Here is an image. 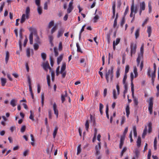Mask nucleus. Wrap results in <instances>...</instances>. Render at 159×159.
<instances>
[{"label": "nucleus", "mask_w": 159, "mask_h": 159, "mask_svg": "<svg viewBox=\"0 0 159 159\" xmlns=\"http://www.w3.org/2000/svg\"><path fill=\"white\" fill-rule=\"evenodd\" d=\"M37 11L39 15H41L42 13V9L40 6H38Z\"/></svg>", "instance_id": "nucleus-45"}, {"label": "nucleus", "mask_w": 159, "mask_h": 159, "mask_svg": "<svg viewBox=\"0 0 159 159\" xmlns=\"http://www.w3.org/2000/svg\"><path fill=\"white\" fill-rule=\"evenodd\" d=\"M134 72L135 75V77L136 78L137 77L138 75L137 72V69L136 66L134 67Z\"/></svg>", "instance_id": "nucleus-35"}, {"label": "nucleus", "mask_w": 159, "mask_h": 159, "mask_svg": "<svg viewBox=\"0 0 159 159\" xmlns=\"http://www.w3.org/2000/svg\"><path fill=\"white\" fill-rule=\"evenodd\" d=\"M73 0H72V1L69 3L68 7L67 10L68 13H70L74 8V7L73 6Z\"/></svg>", "instance_id": "nucleus-6"}, {"label": "nucleus", "mask_w": 159, "mask_h": 159, "mask_svg": "<svg viewBox=\"0 0 159 159\" xmlns=\"http://www.w3.org/2000/svg\"><path fill=\"white\" fill-rule=\"evenodd\" d=\"M26 15H25V14H22V16H21V20L20 21V22L21 24H22L24 22L25 20V19H27L26 18Z\"/></svg>", "instance_id": "nucleus-19"}, {"label": "nucleus", "mask_w": 159, "mask_h": 159, "mask_svg": "<svg viewBox=\"0 0 159 159\" xmlns=\"http://www.w3.org/2000/svg\"><path fill=\"white\" fill-rule=\"evenodd\" d=\"M35 38L34 39V41L35 43H38L39 44H41V41L39 37L38 34H36L35 36Z\"/></svg>", "instance_id": "nucleus-17"}, {"label": "nucleus", "mask_w": 159, "mask_h": 159, "mask_svg": "<svg viewBox=\"0 0 159 159\" xmlns=\"http://www.w3.org/2000/svg\"><path fill=\"white\" fill-rule=\"evenodd\" d=\"M30 11V7H27L26 8V11H25V13H26L25 15H26V17L27 19H28L29 18Z\"/></svg>", "instance_id": "nucleus-14"}, {"label": "nucleus", "mask_w": 159, "mask_h": 159, "mask_svg": "<svg viewBox=\"0 0 159 159\" xmlns=\"http://www.w3.org/2000/svg\"><path fill=\"white\" fill-rule=\"evenodd\" d=\"M85 126L86 130L88 131L89 127V121L88 120H86V121Z\"/></svg>", "instance_id": "nucleus-47"}, {"label": "nucleus", "mask_w": 159, "mask_h": 159, "mask_svg": "<svg viewBox=\"0 0 159 159\" xmlns=\"http://www.w3.org/2000/svg\"><path fill=\"white\" fill-rule=\"evenodd\" d=\"M35 4L37 6H40V0H35Z\"/></svg>", "instance_id": "nucleus-54"}, {"label": "nucleus", "mask_w": 159, "mask_h": 159, "mask_svg": "<svg viewBox=\"0 0 159 159\" xmlns=\"http://www.w3.org/2000/svg\"><path fill=\"white\" fill-rule=\"evenodd\" d=\"M30 115L29 117V118L32 121H34V116L33 115L32 111H30Z\"/></svg>", "instance_id": "nucleus-55"}, {"label": "nucleus", "mask_w": 159, "mask_h": 159, "mask_svg": "<svg viewBox=\"0 0 159 159\" xmlns=\"http://www.w3.org/2000/svg\"><path fill=\"white\" fill-rule=\"evenodd\" d=\"M1 80L2 84V86H4L7 82L6 79L5 78H1Z\"/></svg>", "instance_id": "nucleus-26"}, {"label": "nucleus", "mask_w": 159, "mask_h": 159, "mask_svg": "<svg viewBox=\"0 0 159 159\" xmlns=\"http://www.w3.org/2000/svg\"><path fill=\"white\" fill-rule=\"evenodd\" d=\"M47 84L48 86V87L49 88L51 87V86L50 85V77L49 75H47Z\"/></svg>", "instance_id": "nucleus-24"}, {"label": "nucleus", "mask_w": 159, "mask_h": 159, "mask_svg": "<svg viewBox=\"0 0 159 159\" xmlns=\"http://www.w3.org/2000/svg\"><path fill=\"white\" fill-rule=\"evenodd\" d=\"M125 139V136H122L121 137L120 139V142L119 145V148L121 149L122 148V146L124 144V142Z\"/></svg>", "instance_id": "nucleus-9"}, {"label": "nucleus", "mask_w": 159, "mask_h": 159, "mask_svg": "<svg viewBox=\"0 0 159 159\" xmlns=\"http://www.w3.org/2000/svg\"><path fill=\"white\" fill-rule=\"evenodd\" d=\"M58 129V127L57 126H55L53 133V138L54 139L56 137V135L57 133Z\"/></svg>", "instance_id": "nucleus-23"}, {"label": "nucleus", "mask_w": 159, "mask_h": 159, "mask_svg": "<svg viewBox=\"0 0 159 159\" xmlns=\"http://www.w3.org/2000/svg\"><path fill=\"white\" fill-rule=\"evenodd\" d=\"M41 103L42 106H43L44 104V96L43 93H42L41 95Z\"/></svg>", "instance_id": "nucleus-50"}, {"label": "nucleus", "mask_w": 159, "mask_h": 159, "mask_svg": "<svg viewBox=\"0 0 159 159\" xmlns=\"http://www.w3.org/2000/svg\"><path fill=\"white\" fill-rule=\"evenodd\" d=\"M141 142V138L140 137H139L137 141V146L138 147L140 146Z\"/></svg>", "instance_id": "nucleus-32"}, {"label": "nucleus", "mask_w": 159, "mask_h": 159, "mask_svg": "<svg viewBox=\"0 0 159 159\" xmlns=\"http://www.w3.org/2000/svg\"><path fill=\"white\" fill-rule=\"evenodd\" d=\"M57 29V25H56L54 26L51 29V33L52 34Z\"/></svg>", "instance_id": "nucleus-30"}, {"label": "nucleus", "mask_w": 159, "mask_h": 159, "mask_svg": "<svg viewBox=\"0 0 159 159\" xmlns=\"http://www.w3.org/2000/svg\"><path fill=\"white\" fill-rule=\"evenodd\" d=\"M29 30L30 31V33L29 36L30 43L31 44H33V35L34 34L35 36L37 34V30L36 29L32 27L29 28Z\"/></svg>", "instance_id": "nucleus-3"}, {"label": "nucleus", "mask_w": 159, "mask_h": 159, "mask_svg": "<svg viewBox=\"0 0 159 159\" xmlns=\"http://www.w3.org/2000/svg\"><path fill=\"white\" fill-rule=\"evenodd\" d=\"M148 7L149 10L148 12L149 13H151L152 10V7L151 6V2H149L148 3Z\"/></svg>", "instance_id": "nucleus-36"}, {"label": "nucleus", "mask_w": 159, "mask_h": 159, "mask_svg": "<svg viewBox=\"0 0 159 159\" xmlns=\"http://www.w3.org/2000/svg\"><path fill=\"white\" fill-rule=\"evenodd\" d=\"M58 49L59 51H61L62 49V46L61 42H60L59 44Z\"/></svg>", "instance_id": "nucleus-58"}, {"label": "nucleus", "mask_w": 159, "mask_h": 159, "mask_svg": "<svg viewBox=\"0 0 159 159\" xmlns=\"http://www.w3.org/2000/svg\"><path fill=\"white\" fill-rule=\"evenodd\" d=\"M65 94L64 95L61 94V99L62 102L63 103L65 100V97L67 96V91L66 90L65 91Z\"/></svg>", "instance_id": "nucleus-11"}, {"label": "nucleus", "mask_w": 159, "mask_h": 159, "mask_svg": "<svg viewBox=\"0 0 159 159\" xmlns=\"http://www.w3.org/2000/svg\"><path fill=\"white\" fill-rule=\"evenodd\" d=\"M63 55V54H61L60 56L57 57V62L58 65H59L61 62L62 60Z\"/></svg>", "instance_id": "nucleus-16"}, {"label": "nucleus", "mask_w": 159, "mask_h": 159, "mask_svg": "<svg viewBox=\"0 0 159 159\" xmlns=\"http://www.w3.org/2000/svg\"><path fill=\"white\" fill-rule=\"evenodd\" d=\"M134 11V3H133L131 7V13L130 15V16L131 17H133V13Z\"/></svg>", "instance_id": "nucleus-27"}, {"label": "nucleus", "mask_w": 159, "mask_h": 159, "mask_svg": "<svg viewBox=\"0 0 159 159\" xmlns=\"http://www.w3.org/2000/svg\"><path fill=\"white\" fill-rule=\"evenodd\" d=\"M129 65H127L125 66V74H127L129 72Z\"/></svg>", "instance_id": "nucleus-51"}, {"label": "nucleus", "mask_w": 159, "mask_h": 159, "mask_svg": "<svg viewBox=\"0 0 159 159\" xmlns=\"http://www.w3.org/2000/svg\"><path fill=\"white\" fill-rule=\"evenodd\" d=\"M120 41V38H117L116 39V42H115V44L116 45H117L119 43Z\"/></svg>", "instance_id": "nucleus-63"}, {"label": "nucleus", "mask_w": 159, "mask_h": 159, "mask_svg": "<svg viewBox=\"0 0 159 159\" xmlns=\"http://www.w3.org/2000/svg\"><path fill=\"white\" fill-rule=\"evenodd\" d=\"M66 64L65 62H62V65L61 67L60 73H62V72L65 71Z\"/></svg>", "instance_id": "nucleus-13"}, {"label": "nucleus", "mask_w": 159, "mask_h": 159, "mask_svg": "<svg viewBox=\"0 0 159 159\" xmlns=\"http://www.w3.org/2000/svg\"><path fill=\"white\" fill-rule=\"evenodd\" d=\"M30 49L29 48H28L26 50V55L28 57H30Z\"/></svg>", "instance_id": "nucleus-46"}, {"label": "nucleus", "mask_w": 159, "mask_h": 159, "mask_svg": "<svg viewBox=\"0 0 159 159\" xmlns=\"http://www.w3.org/2000/svg\"><path fill=\"white\" fill-rule=\"evenodd\" d=\"M17 100V99H12L10 102V104L13 107H14L16 106Z\"/></svg>", "instance_id": "nucleus-12"}, {"label": "nucleus", "mask_w": 159, "mask_h": 159, "mask_svg": "<svg viewBox=\"0 0 159 159\" xmlns=\"http://www.w3.org/2000/svg\"><path fill=\"white\" fill-rule=\"evenodd\" d=\"M134 98V99H133L134 106L137 107L138 104V99L137 98Z\"/></svg>", "instance_id": "nucleus-33"}, {"label": "nucleus", "mask_w": 159, "mask_h": 159, "mask_svg": "<svg viewBox=\"0 0 159 159\" xmlns=\"http://www.w3.org/2000/svg\"><path fill=\"white\" fill-rule=\"evenodd\" d=\"M10 57L9 53L8 51L6 52V55L5 57V62L6 64L7 63Z\"/></svg>", "instance_id": "nucleus-20"}, {"label": "nucleus", "mask_w": 159, "mask_h": 159, "mask_svg": "<svg viewBox=\"0 0 159 159\" xmlns=\"http://www.w3.org/2000/svg\"><path fill=\"white\" fill-rule=\"evenodd\" d=\"M147 131V126H146L143 130V132L142 135V137L143 138H144L145 135H146Z\"/></svg>", "instance_id": "nucleus-22"}, {"label": "nucleus", "mask_w": 159, "mask_h": 159, "mask_svg": "<svg viewBox=\"0 0 159 159\" xmlns=\"http://www.w3.org/2000/svg\"><path fill=\"white\" fill-rule=\"evenodd\" d=\"M43 69L46 71H48V69L50 70L51 69L48 62H46L43 63Z\"/></svg>", "instance_id": "nucleus-7"}, {"label": "nucleus", "mask_w": 159, "mask_h": 159, "mask_svg": "<svg viewBox=\"0 0 159 159\" xmlns=\"http://www.w3.org/2000/svg\"><path fill=\"white\" fill-rule=\"evenodd\" d=\"M64 31V30L62 29H60L58 31L57 37V38H59L60 37L62 36L63 33Z\"/></svg>", "instance_id": "nucleus-10"}, {"label": "nucleus", "mask_w": 159, "mask_h": 159, "mask_svg": "<svg viewBox=\"0 0 159 159\" xmlns=\"http://www.w3.org/2000/svg\"><path fill=\"white\" fill-rule=\"evenodd\" d=\"M54 51L55 53V57H57L58 55V52L57 51V48L56 47H55L54 48Z\"/></svg>", "instance_id": "nucleus-42"}, {"label": "nucleus", "mask_w": 159, "mask_h": 159, "mask_svg": "<svg viewBox=\"0 0 159 159\" xmlns=\"http://www.w3.org/2000/svg\"><path fill=\"white\" fill-rule=\"evenodd\" d=\"M131 90L132 92V96L133 98V99H134V98H136L134 96V86H131Z\"/></svg>", "instance_id": "nucleus-38"}, {"label": "nucleus", "mask_w": 159, "mask_h": 159, "mask_svg": "<svg viewBox=\"0 0 159 159\" xmlns=\"http://www.w3.org/2000/svg\"><path fill=\"white\" fill-rule=\"evenodd\" d=\"M130 78H131V86H134L133 84V80L134 79V74L132 72L130 74Z\"/></svg>", "instance_id": "nucleus-41"}, {"label": "nucleus", "mask_w": 159, "mask_h": 159, "mask_svg": "<svg viewBox=\"0 0 159 159\" xmlns=\"http://www.w3.org/2000/svg\"><path fill=\"white\" fill-rule=\"evenodd\" d=\"M148 132L149 133H151L152 131V123L151 122H149L148 125Z\"/></svg>", "instance_id": "nucleus-25"}, {"label": "nucleus", "mask_w": 159, "mask_h": 159, "mask_svg": "<svg viewBox=\"0 0 159 159\" xmlns=\"http://www.w3.org/2000/svg\"><path fill=\"white\" fill-rule=\"evenodd\" d=\"M41 56L43 60L44 61L46 58V54L44 52H43L41 54Z\"/></svg>", "instance_id": "nucleus-48"}, {"label": "nucleus", "mask_w": 159, "mask_h": 159, "mask_svg": "<svg viewBox=\"0 0 159 159\" xmlns=\"http://www.w3.org/2000/svg\"><path fill=\"white\" fill-rule=\"evenodd\" d=\"M53 109L54 111V114L57 118L58 115V110L57 109V106L55 103H54L53 105Z\"/></svg>", "instance_id": "nucleus-8"}, {"label": "nucleus", "mask_w": 159, "mask_h": 159, "mask_svg": "<svg viewBox=\"0 0 159 159\" xmlns=\"http://www.w3.org/2000/svg\"><path fill=\"white\" fill-rule=\"evenodd\" d=\"M127 78V75L126 74H125L124 76L123 80V83L124 84H127L126 83V80Z\"/></svg>", "instance_id": "nucleus-49"}, {"label": "nucleus", "mask_w": 159, "mask_h": 159, "mask_svg": "<svg viewBox=\"0 0 159 159\" xmlns=\"http://www.w3.org/2000/svg\"><path fill=\"white\" fill-rule=\"evenodd\" d=\"M48 39L50 43L52 45H53L52 41L53 39V38L52 35H50L48 36Z\"/></svg>", "instance_id": "nucleus-29"}, {"label": "nucleus", "mask_w": 159, "mask_h": 159, "mask_svg": "<svg viewBox=\"0 0 159 159\" xmlns=\"http://www.w3.org/2000/svg\"><path fill=\"white\" fill-rule=\"evenodd\" d=\"M29 152V150H25L23 153V156L25 157L28 154Z\"/></svg>", "instance_id": "nucleus-61"}, {"label": "nucleus", "mask_w": 159, "mask_h": 159, "mask_svg": "<svg viewBox=\"0 0 159 159\" xmlns=\"http://www.w3.org/2000/svg\"><path fill=\"white\" fill-rule=\"evenodd\" d=\"M134 153L135 155L136 158H138L140 154L139 151L138 150V149H136L134 150Z\"/></svg>", "instance_id": "nucleus-31"}, {"label": "nucleus", "mask_w": 159, "mask_h": 159, "mask_svg": "<svg viewBox=\"0 0 159 159\" xmlns=\"http://www.w3.org/2000/svg\"><path fill=\"white\" fill-rule=\"evenodd\" d=\"M140 29L139 28H138L135 31V35L136 39H137L139 35V31Z\"/></svg>", "instance_id": "nucleus-21"}, {"label": "nucleus", "mask_w": 159, "mask_h": 159, "mask_svg": "<svg viewBox=\"0 0 159 159\" xmlns=\"http://www.w3.org/2000/svg\"><path fill=\"white\" fill-rule=\"evenodd\" d=\"M54 25V22L53 20H52L49 23L48 28L49 29L51 28L52 26H53Z\"/></svg>", "instance_id": "nucleus-39"}, {"label": "nucleus", "mask_w": 159, "mask_h": 159, "mask_svg": "<svg viewBox=\"0 0 159 159\" xmlns=\"http://www.w3.org/2000/svg\"><path fill=\"white\" fill-rule=\"evenodd\" d=\"M140 9L144 10L145 8V4L144 2H143L140 3Z\"/></svg>", "instance_id": "nucleus-15"}, {"label": "nucleus", "mask_w": 159, "mask_h": 159, "mask_svg": "<svg viewBox=\"0 0 159 159\" xmlns=\"http://www.w3.org/2000/svg\"><path fill=\"white\" fill-rule=\"evenodd\" d=\"M111 57V58H113L112 55H111L110 53H109L108 54V64H109L110 63V60Z\"/></svg>", "instance_id": "nucleus-60"}, {"label": "nucleus", "mask_w": 159, "mask_h": 159, "mask_svg": "<svg viewBox=\"0 0 159 159\" xmlns=\"http://www.w3.org/2000/svg\"><path fill=\"white\" fill-rule=\"evenodd\" d=\"M147 32L148 34V37H150L152 33V28L151 26H149L148 27Z\"/></svg>", "instance_id": "nucleus-28"}, {"label": "nucleus", "mask_w": 159, "mask_h": 159, "mask_svg": "<svg viewBox=\"0 0 159 159\" xmlns=\"http://www.w3.org/2000/svg\"><path fill=\"white\" fill-rule=\"evenodd\" d=\"M76 45L77 47V51L78 52H79L82 53V52L81 50V48L80 47V46H79V43H77L76 44Z\"/></svg>", "instance_id": "nucleus-43"}, {"label": "nucleus", "mask_w": 159, "mask_h": 159, "mask_svg": "<svg viewBox=\"0 0 159 159\" xmlns=\"http://www.w3.org/2000/svg\"><path fill=\"white\" fill-rule=\"evenodd\" d=\"M143 48L144 45L143 44L140 49V53L138 54V57L136 60L137 66H139L141 61L140 65V71L142 70L143 66Z\"/></svg>", "instance_id": "nucleus-1"}, {"label": "nucleus", "mask_w": 159, "mask_h": 159, "mask_svg": "<svg viewBox=\"0 0 159 159\" xmlns=\"http://www.w3.org/2000/svg\"><path fill=\"white\" fill-rule=\"evenodd\" d=\"M39 44L38 43H34V49L35 50H37L39 48Z\"/></svg>", "instance_id": "nucleus-44"}, {"label": "nucleus", "mask_w": 159, "mask_h": 159, "mask_svg": "<svg viewBox=\"0 0 159 159\" xmlns=\"http://www.w3.org/2000/svg\"><path fill=\"white\" fill-rule=\"evenodd\" d=\"M0 4H1V6L0 7V12H1L3 10V8L5 5V3L4 2H1Z\"/></svg>", "instance_id": "nucleus-52"}, {"label": "nucleus", "mask_w": 159, "mask_h": 159, "mask_svg": "<svg viewBox=\"0 0 159 159\" xmlns=\"http://www.w3.org/2000/svg\"><path fill=\"white\" fill-rule=\"evenodd\" d=\"M81 151V145H80L78 146L77 147V155H79Z\"/></svg>", "instance_id": "nucleus-53"}, {"label": "nucleus", "mask_w": 159, "mask_h": 159, "mask_svg": "<svg viewBox=\"0 0 159 159\" xmlns=\"http://www.w3.org/2000/svg\"><path fill=\"white\" fill-rule=\"evenodd\" d=\"M148 102V109L150 114H152V108L153 106V98L151 97L149 98V101Z\"/></svg>", "instance_id": "nucleus-4"}, {"label": "nucleus", "mask_w": 159, "mask_h": 159, "mask_svg": "<svg viewBox=\"0 0 159 159\" xmlns=\"http://www.w3.org/2000/svg\"><path fill=\"white\" fill-rule=\"evenodd\" d=\"M113 66H111L110 69H109L108 71L105 74V78L107 83L109 82V79L110 78L111 80H112L113 76Z\"/></svg>", "instance_id": "nucleus-2"}, {"label": "nucleus", "mask_w": 159, "mask_h": 159, "mask_svg": "<svg viewBox=\"0 0 159 159\" xmlns=\"http://www.w3.org/2000/svg\"><path fill=\"white\" fill-rule=\"evenodd\" d=\"M48 3L47 2H46L44 4V9L45 10H47L48 9Z\"/></svg>", "instance_id": "nucleus-64"}, {"label": "nucleus", "mask_w": 159, "mask_h": 159, "mask_svg": "<svg viewBox=\"0 0 159 159\" xmlns=\"http://www.w3.org/2000/svg\"><path fill=\"white\" fill-rule=\"evenodd\" d=\"M111 32V31H110L109 32L106 34L107 39L108 43H109L110 40V35Z\"/></svg>", "instance_id": "nucleus-34"}, {"label": "nucleus", "mask_w": 159, "mask_h": 159, "mask_svg": "<svg viewBox=\"0 0 159 159\" xmlns=\"http://www.w3.org/2000/svg\"><path fill=\"white\" fill-rule=\"evenodd\" d=\"M99 16L98 15H96L94 17V22H97V20L99 19Z\"/></svg>", "instance_id": "nucleus-62"}, {"label": "nucleus", "mask_w": 159, "mask_h": 159, "mask_svg": "<svg viewBox=\"0 0 159 159\" xmlns=\"http://www.w3.org/2000/svg\"><path fill=\"white\" fill-rule=\"evenodd\" d=\"M101 148V146L100 145V143H98V145H96L95 146V149L96 150H100Z\"/></svg>", "instance_id": "nucleus-59"}, {"label": "nucleus", "mask_w": 159, "mask_h": 159, "mask_svg": "<svg viewBox=\"0 0 159 159\" xmlns=\"http://www.w3.org/2000/svg\"><path fill=\"white\" fill-rule=\"evenodd\" d=\"M125 111L126 113V116L127 117H128L130 114L129 107V105H127L126 106L125 108Z\"/></svg>", "instance_id": "nucleus-18"}, {"label": "nucleus", "mask_w": 159, "mask_h": 159, "mask_svg": "<svg viewBox=\"0 0 159 159\" xmlns=\"http://www.w3.org/2000/svg\"><path fill=\"white\" fill-rule=\"evenodd\" d=\"M131 56L132 57V54L135 53L136 50L137 45L135 43L132 42L130 44Z\"/></svg>", "instance_id": "nucleus-5"}, {"label": "nucleus", "mask_w": 159, "mask_h": 159, "mask_svg": "<svg viewBox=\"0 0 159 159\" xmlns=\"http://www.w3.org/2000/svg\"><path fill=\"white\" fill-rule=\"evenodd\" d=\"M133 130L134 134V137H136L137 136V132L136 126H134L133 127Z\"/></svg>", "instance_id": "nucleus-40"}, {"label": "nucleus", "mask_w": 159, "mask_h": 159, "mask_svg": "<svg viewBox=\"0 0 159 159\" xmlns=\"http://www.w3.org/2000/svg\"><path fill=\"white\" fill-rule=\"evenodd\" d=\"M86 25H84L82 28H81V29L80 32V33H79V39H80L81 38V33H82V32H83V31H84V27H85Z\"/></svg>", "instance_id": "nucleus-37"}, {"label": "nucleus", "mask_w": 159, "mask_h": 159, "mask_svg": "<svg viewBox=\"0 0 159 159\" xmlns=\"http://www.w3.org/2000/svg\"><path fill=\"white\" fill-rule=\"evenodd\" d=\"M26 129V126L25 125H23L21 129H20V131L21 132L23 133L25 131Z\"/></svg>", "instance_id": "nucleus-56"}, {"label": "nucleus", "mask_w": 159, "mask_h": 159, "mask_svg": "<svg viewBox=\"0 0 159 159\" xmlns=\"http://www.w3.org/2000/svg\"><path fill=\"white\" fill-rule=\"evenodd\" d=\"M113 98L115 99L117 98V97L116 96V91L115 89H114L113 92Z\"/></svg>", "instance_id": "nucleus-57"}]
</instances>
